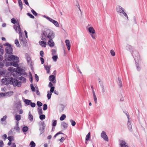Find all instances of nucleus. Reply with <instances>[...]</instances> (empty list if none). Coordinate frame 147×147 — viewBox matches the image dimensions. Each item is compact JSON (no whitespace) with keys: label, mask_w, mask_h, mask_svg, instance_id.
Returning a JSON list of instances; mask_svg holds the SVG:
<instances>
[{"label":"nucleus","mask_w":147,"mask_h":147,"mask_svg":"<svg viewBox=\"0 0 147 147\" xmlns=\"http://www.w3.org/2000/svg\"><path fill=\"white\" fill-rule=\"evenodd\" d=\"M101 136L104 140L106 141H108L109 139L107 136L106 134V132L104 131H102L101 133Z\"/></svg>","instance_id":"6e6552de"},{"label":"nucleus","mask_w":147,"mask_h":147,"mask_svg":"<svg viewBox=\"0 0 147 147\" xmlns=\"http://www.w3.org/2000/svg\"><path fill=\"white\" fill-rule=\"evenodd\" d=\"M15 118L17 121H19L21 119V116L20 115H17L15 116Z\"/></svg>","instance_id":"7c9ffc66"},{"label":"nucleus","mask_w":147,"mask_h":147,"mask_svg":"<svg viewBox=\"0 0 147 147\" xmlns=\"http://www.w3.org/2000/svg\"><path fill=\"white\" fill-rule=\"evenodd\" d=\"M61 127H63V128L65 129L67 127V124L64 122H62L61 123Z\"/></svg>","instance_id":"412c9836"},{"label":"nucleus","mask_w":147,"mask_h":147,"mask_svg":"<svg viewBox=\"0 0 147 147\" xmlns=\"http://www.w3.org/2000/svg\"><path fill=\"white\" fill-rule=\"evenodd\" d=\"M19 61V59H18V60H16L15 62H10L11 65L16 67H17L18 66V63Z\"/></svg>","instance_id":"f8f14e48"},{"label":"nucleus","mask_w":147,"mask_h":147,"mask_svg":"<svg viewBox=\"0 0 147 147\" xmlns=\"http://www.w3.org/2000/svg\"><path fill=\"white\" fill-rule=\"evenodd\" d=\"M36 104L39 107H40L42 105V103L39 101H38L37 102Z\"/></svg>","instance_id":"49530a36"},{"label":"nucleus","mask_w":147,"mask_h":147,"mask_svg":"<svg viewBox=\"0 0 147 147\" xmlns=\"http://www.w3.org/2000/svg\"><path fill=\"white\" fill-rule=\"evenodd\" d=\"M52 55H54L56 53V50L53 49H52L51 50Z\"/></svg>","instance_id":"864d4df0"},{"label":"nucleus","mask_w":147,"mask_h":147,"mask_svg":"<svg viewBox=\"0 0 147 147\" xmlns=\"http://www.w3.org/2000/svg\"><path fill=\"white\" fill-rule=\"evenodd\" d=\"M120 146L121 147H129V146L126 145V143L125 142L122 140H120Z\"/></svg>","instance_id":"2eb2a0df"},{"label":"nucleus","mask_w":147,"mask_h":147,"mask_svg":"<svg viewBox=\"0 0 147 147\" xmlns=\"http://www.w3.org/2000/svg\"><path fill=\"white\" fill-rule=\"evenodd\" d=\"M2 47L0 46V61H2L3 59V55L4 53L3 49H1Z\"/></svg>","instance_id":"ddd939ff"},{"label":"nucleus","mask_w":147,"mask_h":147,"mask_svg":"<svg viewBox=\"0 0 147 147\" xmlns=\"http://www.w3.org/2000/svg\"><path fill=\"white\" fill-rule=\"evenodd\" d=\"M70 121L71 123V125L72 126H74L75 125L76 123L74 121L71 119L70 120Z\"/></svg>","instance_id":"a19ab883"},{"label":"nucleus","mask_w":147,"mask_h":147,"mask_svg":"<svg viewBox=\"0 0 147 147\" xmlns=\"http://www.w3.org/2000/svg\"><path fill=\"white\" fill-rule=\"evenodd\" d=\"M47 109V105L46 104H45L43 105V109L44 111L46 110Z\"/></svg>","instance_id":"de8ad7c7"},{"label":"nucleus","mask_w":147,"mask_h":147,"mask_svg":"<svg viewBox=\"0 0 147 147\" xmlns=\"http://www.w3.org/2000/svg\"><path fill=\"white\" fill-rule=\"evenodd\" d=\"M123 112L126 114L127 116V117L128 120H129V119H130V117H129V115L128 112L126 111H124Z\"/></svg>","instance_id":"a18cd8bd"},{"label":"nucleus","mask_w":147,"mask_h":147,"mask_svg":"<svg viewBox=\"0 0 147 147\" xmlns=\"http://www.w3.org/2000/svg\"><path fill=\"white\" fill-rule=\"evenodd\" d=\"M7 139L9 140L10 142H11L13 140L12 137L11 136H10L8 137H7Z\"/></svg>","instance_id":"13d9d810"},{"label":"nucleus","mask_w":147,"mask_h":147,"mask_svg":"<svg viewBox=\"0 0 147 147\" xmlns=\"http://www.w3.org/2000/svg\"><path fill=\"white\" fill-rule=\"evenodd\" d=\"M50 88H51V89H50V92H51V93H52L54 91L55 87H54L53 86V87H51Z\"/></svg>","instance_id":"052dcab7"},{"label":"nucleus","mask_w":147,"mask_h":147,"mask_svg":"<svg viewBox=\"0 0 147 147\" xmlns=\"http://www.w3.org/2000/svg\"><path fill=\"white\" fill-rule=\"evenodd\" d=\"M53 56L52 57V59L54 61H56L57 60V59L58 58V56L57 55H53Z\"/></svg>","instance_id":"4c0bfd02"},{"label":"nucleus","mask_w":147,"mask_h":147,"mask_svg":"<svg viewBox=\"0 0 147 147\" xmlns=\"http://www.w3.org/2000/svg\"><path fill=\"white\" fill-rule=\"evenodd\" d=\"M28 129V127L26 126H24L23 127L22 131L24 132H26Z\"/></svg>","instance_id":"f704fd0d"},{"label":"nucleus","mask_w":147,"mask_h":147,"mask_svg":"<svg viewBox=\"0 0 147 147\" xmlns=\"http://www.w3.org/2000/svg\"><path fill=\"white\" fill-rule=\"evenodd\" d=\"M118 84L120 88L122 87L123 85L121 81V78H118Z\"/></svg>","instance_id":"aec40b11"},{"label":"nucleus","mask_w":147,"mask_h":147,"mask_svg":"<svg viewBox=\"0 0 147 147\" xmlns=\"http://www.w3.org/2000/svg\"><path fill=\"white\" fill-rule=\"evenodd\" d=\"M100 87L102 89V91L103 92H105V88H104V86L103 84L101 82V83H100Z\"/></svg>","instance_id":"e433bc0d"},{"label":"nucleus","mask_w":147,"mask_h":147,"mask_svg":"<svg viewBox=\"0 0 147 147\" xmlns=\"http://www.w3.org/2000/svg\"><path fill=\"white\" fill-rule=\"evenodd\" d=\"M110 53L111 55L113 56H114L115 55V53L114 51L113 50H111L110 51Z\"/></svg>","instance_id":"3c124183"},{"label":"nucleus","mask_w":147,"mask_h":147,"mask_svg":"<svg viewBox=\"0 0 147 147\" xmlns=\"http://www.w3.org/2000/svg\"><path fill=\"white\" fill-rule=\"evenodd\" d=\"M63 134V133H62L60 132H58V133H57L56 134H55V136L53 137V138H56V136L58 135L59 134Z\"/></svg>","instance_id":"bf43d9fd"},{"label":"nucleus","mask_w":147,"mask_h":147,"mask_svg":"<svg viewBox=\"0 0 147 147\" xmlns=\"http://www.w3.org/2000/svg\"><path fill=\"white\" fill-rule=\"evenodd\" d=\"M39 44L42 47H45L46 46V43L44 41H40L39 42Z\"/></svg>","instance_id":"5701e85b"},{"label":"nucleus","mask_w":147,"mask_h":147,"mask_svg":"<svg viewBox=\"0 0 147 147\" xmlns=\"http://www.w3.org/2000/svg\"><path fill=\"white\" fill-rule=\"evenodd\" d=\"M45 116L44 115L41 114L40 115L39 118L41 120L45 119Z\"/></svg>","instance_id":"58836bf2"},{"label":"nucleus","mask_w":147,"mask_h":147,"mask_svg":"<svg viewBox=\"0 0 147 147\" xmlns=\"http://www.w3.org/2000/svg\"><path fill=\"white\" fill-rule=\"evenodd\" d=\"M8 70L11 72H14L16 71V69L12 67H10L8 68Z\"/></svg>","instance_id":"393cba45"},{"label":"nucleus","mask_w":147,"mask_h":147,"mask_svg":"<svg viewBox=\"0 0 147 147\" xmlns=\"http://www.w3.org/2000/svg\"><path fill=\"white\" fill-rule=\"evenodd\" d=\"M93 96L94 100L95 103L96 104L97 102V98L96 97V95L94 96Z\"/></svg>","instance_id":"e2e57ef3"},{"label":"nucleus","mask_w":147,"mask_h":147,"mask_svg":"<svg viewBox=\"0 0 147 147\" xmlns=\"http://www.w3.org/2000/svg\"><path fill=\"white\" fill-rule=\"evenodd\" d=\"M11 22L14 24H15L17 22L16 20L14 18H12L11 19Z\"/></svg>","instance_id":"603ef678"},{"label":"nucleus","mask_w":147,"mask_h":147,"mask_svg":"<svg viewBox=\"0 0 147 147\" xmlns=\"http://www.w3.org/2000/svg\"><path fill=\"white\" fill-rule=\"evenodd\" d=\"M40 59L41 62V64H43L44 63V59L42 57H40Z\"/></svg>","instance_id":"774afa93"},{"label":"nucleus","mask_w":147,"mask_h":147,"mask_svg":"<svg viewBox=\"0 0 147 147\" xmlns=\"http://www.w3.org/2000/svg\"><path fill=\"white\" fill-rule=\"evenodd\" d=\"M30 105L32 107H34L36 106V104L34 102H31Z\"/></svg>","instance_id":"0e129e2a"},{"label":"nucleus","mask_w":147,"mask_h":147,"mask_svg":"<svg viewBox=\"0 0 147 147\" xmlns=\"http://www.w3.org/2000/svg\"><path fill=\"white\" fill-rule=\"evenodd\" d=\"M19 79L20 80H22L23 82H26V80L25 78L23 76L19 77Z\"/></svg>","instance_id":"473e14b6"},{"label":"nucleus","mask_w":147,"mask_h":147,"mask_svg":"<svg viewBox=\"0 0 147 147\" xmlns=\"http://www.w3.org/2000/svg\"><path fill=\"white\" fill-rule=\"evenodd\" d=\"M31 12L35 16L37 15V13L33 9H32L31 10Z\"/></svg>","instance_id":"8fccbe9b"},{"label":"nucleus","mask_w":147,"mask_h":147,"mask_svg":"<svg viewBox=\"0 0 147 147\" xmlns=\"http://www.w3.org/2000/svg\"><path fill=\"white\" fill-rule=\"evenodd\" d=\"M38 111L39 115H40L41 114H42V111L41 108H38Z\"/></svg>","instance_id":"2f4dec72"},{"label":"nucleus","mask_w":147,"mask_h":147,"mask_svg":"<svg viewBox=\"0 0 147 147\" xmlns=\"http://www.w3.org/2000/svg\"><path fill=\"white\" fill-rule=\"evenodd\" d=\"M65 42L68 50L69 51L71 47V45L69 40H66L65 41Z\"/></svg>","instance_id":"f3484780"},{"label":"nucleus","mask_w":147,"mask_h":147,"mask_svg":"<svg viewBox=\"0 0 147 147\" xmlns=\"http://www.w3.org/2000/svg\"><path fill=\"white\" fill-rule=\"evenodd\" d=\"M43 34L46 38L53 39L55 36V34L51 30L47 29L43 32Z\"/></svg>","instance_id":"f03ea898"},{"label":"nucleus","mask_w":147,"mask_h":147,"mask_svg":"<svg viewBox=\"0 0 147 147\" xmlns=\"http://www.w3.org/2000/svg\"><path fill=\"white\" fill-rule=\"evenodd\" d=\"M24 102L27 105H30L31 102V100L28 99H25Z\"/></svg>","instance_id":"a878e982"},{"label":"nucleus","mask_w":147,"mask_h":147,"mask_svg":"<svg viewBox=\"0 0 147 147\" xmlns=\"http://www.w3.org/2000/svg\"><path fill=\"white\" fill-rule=\"evenodd\" d=\"M2 84L5 85L9 84L13 85L14 86L20 87L21 86V82L18 81L17 79L12 77L3 78L1 80Z\"/></svg>","instance_id":"f257e3e1"},{"label":"nucleus","mask_w":147,"mask_h":147,"mask_svg":"<svg viewBox=\"0 0 147 147\" xmlns=\"http://www.w3.org/2000/svg\"><path fill=\"white\" fill-rule=\"evenodd\" d=\"M4 45L7 47L5 48V53H11L13 52V49L11 45L9 43L6 42Z\"/></svg>","instance_id":"20e7f679"},{"label":"nucleus","mask_w":147,"mask_h":147,"mask_svg":"<svg viewBox=\"0 0 147 147\" xmlns=\"http://www.w3.org/2000/svg\"><path fill=\"white\" fill-rule=\"evenodd\" d=\"M44 36L43 34V33L42 34L40 38L42 40H46V38L45 37H44Z\"/></svg>","instance_id":"680f3d73"},{"label":"nucleus","mask_w":147,"mask_h":147,"mask_svg":"<svg viewBox=\"0 0 147 147\" xmlns=\"http://www.w3.org/2000/svg\"><path fill=\"white\" fill-rule=\"evenodd\" d=\"M26 39L24 37V39L21 40L20 41V42L21 44L23 46H25L26 43Z\"/></svg>","instance_id":"4be33fe9"},{"label":"nucleus","mask_w":147,"mask_h":147,"mask_svg":"<svg viewBox=\"0 0 147 147\" xmlns=\"http://www.w3.org/2000/svg\"><path fill=\"white\" fill-rule=\"evenodd\" d=\"M23 71V69L18 66L17 67V68L16 69V72L18 73L19 75L21 76L23 74V73H21V71Z\"/></svg>","instance_id":"dca6fc26"},{"label":"nucleus","mask_w":147,"mask_h":147,"mask_svg":"<svg viewBox=\"0 0 147 147\" xmlns=\"http://www.w3.org/2000/svg\"><path fill=\"white\" fill-rule=\"evenodd\" d=\"M26 58L27 60L28 64L31 66H32V63L31 60V59L30 56L27 53L26 54Z\"/></svg>","instance_id":"423d86ee"},{"label":"nucleus","mask_w":147,"mask_h":147,"mask_svg":"<svg viewBox=\"0 0 147 147\" xmlns=\"http://www.w3.org/2000/svg\"><path fill=\"white\" fill-rule=\"evenodd\" d=\"M45 67V69L47 70V73H49L50 71V67L49 66H46L45 65H44Z\"/></svg>","instance_id":"cd10ccee"},{"label":"nucleus","mask_w":147,"mask_h":147,"mask_svg":"<svg viewBox=\"0 0 147 147\" xmlns=\"http://www.w3.org/2000/svg\"><path fill=\"white\" fill-rule=\"evenodd\" d=\"M13 91H10L7 92L6 94H7L11 96L13 94Z\"/></svg>","instance_id":"6e6d98bb"},{"label":"nucleus","mask_w":147,"mask_h":147,"mask_svg":"<svg viewBox=\"0 0 147 147\" xmlns=\"http://www.w3.org/2000/svg\"><path fill=\"white\" fill-rule=\"evenodd\" d=\"M18 122H17V123L16 126V130L17 131H19L20 129L18 126Z\"/></svg>","instance_id":"72a5a7b5"},{"label":"nucleus","mask_w":147,"mask_h":147,"mask_svg":"<svg viewBox=\"0 0 147 147\" xmlns=\"http://www.w3.org/2000/svg\"><path fill=\"white\" fill-rule=\"evenodd\" d=\"M13 28L17 32L18 29H17V26L16 25H14L13 26Z\"/></svg>","instance_id":"338daca9"},{"label":"nucleus","mask_w":147,"mask_h":147,"mask_svg":"<svg viewBox=\"0 0 147 147\" xmlns=\"http://www.w3.org/2000/svg\"><path fill=\"white\" fill-rule=\"evenodd\" d=\"M27 14L28 16H29L30 18H34V16L30 13H27Z\"/></svg>","instance_id":"5fc2aeb1"},{"label":"nucleus","mask_w":147,"mask_h":147,"mask_svg":"<svg viewBox=\"0 0 147 147\" xmlns=\"http://www.w3.org/2000/svg\"><path fill=\"white\" fill-rule=\"evenodd\" d=\"M66 118V115L65 114H63L60 118L61 121H63Z\"/></svg>","instance_id":"c9c22d12"},{"label":"nucleus","mask_w":147,"mask_h":147,"mask_svg":"<svg viewBox=\"0 0 147 147\" xmlns=\"http://www.w3.org/2000/svg\"><path fill=\"white\" fill-rule=\"evenodd\" d=\"M90 137V133L89 132L88 134L86 135L85 138V140L86 141H88Z\"/></svg>","instance_id":"bb28decb"},{"label":"nucleus","mask_w":147,"mask_h":147,"mask_svg":"<svg viewBox=\"0 0 147 147\" xmlns=\"http://www.w3.org/2000/svg\"><path fill=\"white\" fill-rule=\"evenodd\" d=\"M124 9L120 6L117 5L116 6V11L120 14L124 13Z\"/></svg>","instance_id":"0eeeda50"},{"label":"nucleus","mask_w":147,"mask_h":147,"mask_svg":"<svg viewBox=\"0 0 147 147\" xmlns=\"http://www.w3.org/2000/svg\"><path fill=\"white\" fill-rule=\"evenodd\" d=\"M127 125L129 130L131 132L132 131V125L130 122V119H129V120H128Z\"/></svg>","instance_id":"9d476101"},{"label":"nucleus","mask_w":147,"mask_h":147,"mask_svg":"<svg viewBox=\"0 0 147 147\" xmlns=\"http://www.w3.org/2000/svg\"><path fill=\"white\" fill-rule=\"evenodd\" d=\"M48 43L51 47H53L55 45L54 42L53 41V39H49Z\"/></svg>","instance_id":"6ab92c4d"},{"label":"nucleus","mask_w":147,"mask_h":147,"mask_svg":"<svg viewBox=\"0 0 147 147\" xmlns=\"http://www.w3.org/2000/svg\"><path fill=\"white\" fill-rule=\"evenodd\" d=\"M7 116L6 115L4 116L1 119V121H5L7 118Z\"/></svg>","instance_id":"09e8293b"},{"label":"nucleus","mask_w":147,"mask_h":147,"mask_svg":"<svg viewBox=\"0 0 147 147\" xmlns=\"http://www.w3.org/2000/svg\"><path fill=\"white\" fill-rule=\"evenodd\" d=\"M15 43L17 45V47H20V45L19 43V42L18 40L16 39L15 40Z\"/></svg>","instance_id":"ea45409f"},{"label":"nucleus","mask_w":147,"mask_h":147,"mask_svg":"<svg viewBox=\"0 0 147 147\" xmlns=\"http://www.w3.org/2000/svg\"><path fill=\"white\" fill-rule=\"evenodd\" d=\"M30 145H31V147H35L36 146L35 143L33 141L30 142Z\"/></svg>","instance_id":"37998d69"},{"label":"nucleus","mask_w":147,"mask_h":147,"mask_svg":"<svg viewBox=\"0 0 147 147\" xmlns=\"http://www.w3.org/2000/svg\"><path fill=\"white\" fill-rule=\"evenodd\" d=\"M39 130L40 132V135L44 132L46 125L43 121H41L39 124Z\"/></svg>","instance_id":"39448f33"},{"label":"nucleus","mask_w":147,"mask_h":147,"mask_svg":"<svg viewBox=\"0 0 147 147\" xmlns=\"http://www.w3.org/2000/svg\"><path fill=\"white\" fill-rule=\"evenodd\" d=\"M12 53V52L11 53H5V58L6 59H7L9 61H13V60H18L19 59L18 57L14 55H11V54Z\"/></svg>","instance_id":"7ed1b4c3"},{"label":"nucleus","mask_w":147,"mask_h":147,"mask_svg":"<svg viewBox=\"0 0 147 147\" xmlns=\"http://www.w3.org/2000/svg\"><path fill=\"white\" fill-rule=\"evenodd\" d=\"M28 114V119L30 121H32L33 120V117L31 114L30 111L29 112Z\"/></svg>","instance_id":"b1692460"},{"label":"nucleus","mask_w":147,"mask_h":147,"mask_svg":"<svg viewBox=\"0 0 147 147\" xmlns=\"http://www.w3.org/2000/svg\"><path fill=\"white\" fill-rule=\"evenodd\" d=\"M36 88L37 89V90H36V93L37 95L38 96L40 95V93L38 90V87H36Z\"/></svg>","instance_id":"4d7b16f0"},{"label":"nucleus","mask_w":147,"mask_h":147,"mask_svg":"<svg viewBox=\"0 0 147 147\" xmlns=\"http://www.w3.org/2000/svg\"><path fill=\"white\" fill-rule=\"evenodd\" d=\"M35 79L36 80L37 82H38L39 80V78L38 76L36 74H35Z\"/></svg>","instance_id":"69168bd1"},{"label":"nucleus","mask_w":147,"mask_h":147,"mask_svg":"<svg viewBox=\"0 0 147 147\" xmlns=\"http://www.w3.org/2000/svg\"><path fill=\"white\" fill-rule=\"evenodd\" d=\"M131 54L136 61V59L139 56L138 53L137 51H135L133 52Z\"/></svg>","instance_id":"1a4fd4ad"},{"label":"nucleus","mask_w":147,"mask_h":147,"mask_svg":"<svg viewBox=\"0 0 147 147\" xmlns=\"http://www.w3.org/2000/svg\"><path fill=\"white\" fill-rule=\"evenodd\" d=\"M53 122L52 123V125L53 127H55V126H56V125L57 124V120H53Z\"/></svg>","instance_id":"c03bdc74"},{"label":"nucleus","mask_w":147,"mask_h":147,"mask_svg":"<svg viewBox=\"0 0 147 147\" xmlns=\"http://www.w3.org/2000/svg\"><path fill=\"white\" fill-rule=\"evenodd\" d=\"M88 31L90 33L94 34L95 33V30L92 27H90L88 28Z\"/></svg>","instance_id":"a211bd4d"},{"label":"nucleus","mask_w":147,"mask_h":147,"mask_svg":"<svg viewBox=\"0 0 147 147\" xmlns=\"http://www.w3.org/2000/svg\"><path fill=\"white\" fill-rule=\"evenodd\" d=\"M49 21L52 23L56 27H59V24L57 21L52 19L51 18V19L49 18Z\"/></svg>","instance_id":"9b49d317"},{"label":"nucleus","mask_w":147,"mask_h":147,"mask_svg":"<svg viewBox=\"0 0 147 147\" xmlns=\"http://www.w3.org/2000/svg\"><path fill=\"white\" fill-rule=\"evenodd\" d=\"M51 95L52 93L50 92V91H48L47 92V97L48 98L49 100L51 98Z\"/></svg>","instance_id":"c85d7f7f"},{"label":"nucleus","mask_w":147,"mask_h":147,"mask_svg":"<svg viewBox=\"0 0 147 147\" xmlns=\"http://www.w3.org/2000/svg\"><path fill=\"white\" fill-rule=\"evenodd\" d=\"M18 3L19 6L21 10L22 9V3L21 0H18Z\"/></svg>","instance_id":"c756f323"},{"label":"nucleus","mask_w":147,"mask_h":147,"mask_svg":"<svg viewBox=\"0 0 147 147\" xmlns=\"http://www.w3.org/2000/svg\"><path fill=\"white\" fill-rule=\"evenodd\" d=\"M30 87L32 91L34 92L35 91V89L33 84H30Z\"/></svg>","instance_id":"79ce46f5"},{"label":"nucleus","mask_w":147,"mask_h":147,"mask_svg":"<svg viewBox=\"0 0 147 147\" xmlns=\"http://www.w3.org/2000/svg\"><path fill=\"white\" fill-rule=\"evenodd\" d=\"M49 80L53 83H56V81L55 79V77L53 75H51L49 76Z\"/></svg>","instance_id":"4468645a"}]
</instances>
